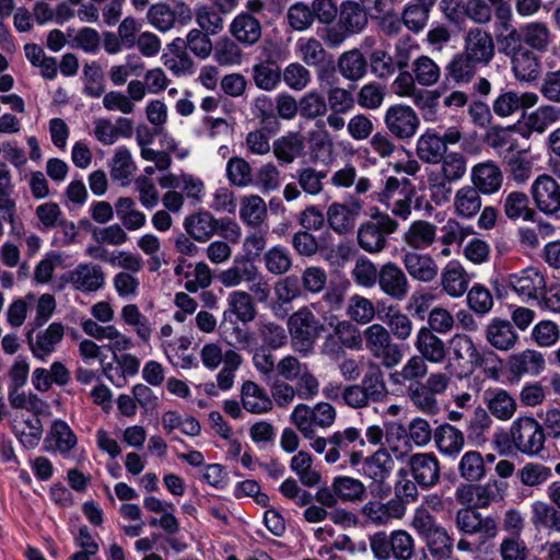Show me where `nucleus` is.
<instances>
[{
  "instance_id": "nucleus-1",
  "label": "nucleus",
  "mask_w": 560,
  "mask_h": 560,
  "mask_svg": "<svg viewBox=\"0 0 560 560\" xmlns=\"http://www.w3.org/2000/svg\"><path fill=\"white\" fill-rule=\"evenodd\" d=\"M493 442L501 454H516L535 457L545 451L546 433L534 417H518L510 430L494 433Z\"/></svg>"
},
{
  "instance_id": "nucleus-2",
  "label": "nucleus",
  "mask_w": 560,
  "mask_h": 560,
  "mask_svg": "<svg viewBox=\"0 0 560 560\" xmlns=\"http://www.w3.org/2000/svg\"><path fill=\"white\" fill-rule=\"evenodd\" d=\"M365 445L359 429L349 427L334 432L329 438H316L311 447L318 454L325 453L328 464L337 463L342 456L348 457L351 466L359 465L363 459L361 447Z\"/></svg>"
},
{
  "instance_id": "nucleus-3",
  "label": "nucleus",
  "mask_w": 560,
  "mask_h": 560,
  "mask_svg": "<svg viewBox=\"0 0 560 560\" xmlns=\"http://www.w3.org/2000/svg\"><path fill=\"white\" fill-rule=\"evenodd\" d=\"M411 525L420 538L425 541L433 559L445 560L451 556L453 539L427 509L416 510Z\"/></svg>"
},
{
  "instance_id": "nucleus-4",
  "label": "nucleus",
  "mask_w": 560,
  "mask_h": 560,
  "mask_svg": "<svg viewBox=\"0 0 560 560\" xmlns=\"http://www.w3.org/2000/svg\"><path fill=\"white\" fill-rule=\"evenodd\" d=\"M336 420V409L328 402H317L314 406L299 404L291 413V421L302 433L311 440L316 439V429H326L334 424Z\"/></svg>"
},
{
  "instance_id": "nucleus-5",
  "label": "nucleus",
  "mask_w": 560,
  "mask_h": 560,
  "mask_svg": "<svg viewBox=\"0 0 560 560\" xmlns=\"http://www.w3.org/2000/svg\"><path fill=\"white\" fill-rule=\"evenodd\" d=\"M366 350L386 369L398 365L405 354L404 347L393 341L390 332L381 324L369 326L363 332Z\"/></svg>"
},
{
  "instance_id": "nucleus-6",
  "label": "nucleus",
  "mask_w": 560,
  "mask_h": 560,
  "mask_svg": "<svg viewBox=\"0 0 560 560\" xmlns=\"http://www.w3.org/2000/svg\"><path fill=\"white\" fill-rule=\"evenodd\" d=\"M292 342L296 350L308 352L313 349L315 340L324 330V325L307 308H301L293 313L288 322Z\"/></svg>"
},
{
  "instance_id": "nucleus-7",
  "label": "nucleus",
  "mask_w": 560,
  "mask_h": 560,
  "mask_svg": "<svg viewBox=\"0 0 560 560\" xmlns=\"http://www.w3.org/2000/svg\"><path fill=\"white\" fill-rule=\"evenodd\" d=\"M447 358L466 374L472 373L486 363L485 354L477 349L472 339L464 334H456L448 340Z\"/></svg>"
},
{
  "instance_id": "nucleus-8",
  "label": "nucleus",
  "mask_w": 560,
  "mask_h": 560,
  "mask_svg": "<svg viewBox=\"0 0 560 560\" xmlns=\"http://www.w3.org/2000/svg\"><path fill=\"white\" fill-rule=\"evenodd\" d=\"M526 138V135L517 132L513 127L494 126L486 132L485 143L504 162L511 160L512 156H516V154L528 152V147L521 143V140Z\"/></svg>"
},
{
  "instance_id": "nucleus-9",
  "label": "nucleus",
  "mask_w": 560,
  "mask_h": 560,
  "mask_svg": "<svg viewBox=\"0 0 560 560\" xmlns=\"http://www.w3.org/2000/svg\"><path fill=\"white\" fill-rule=\"evenodd\" d=\"M407 469L422 489L433 488L440 480V462L433 453H416L408 457Z\"/></svg>"
},
{
  "instance_id": "nucleus-10",
  "label": "nucleus",
  "mask_w": 560,
  "mask_h": 560,
  "mask_svg": "<svg viewBox=\"0 0 560 560\" xmlns=\"http://www.w3.org/2000/svg\"><path fill=\"white\" fill-rule=\"evenodd\" d=\"M384 122L389 132L399 140L412 138L419 128L416 112L407 105H393L387 108Z\"/></svg>"
},
{
  "instance_id": "nucleus-11",
  "label": "nucleus",
  "mask_w": 560,
  "mask_h": 560,
  "mask_svg": "<svg viewBox=\"0 0 560 560\" xmlns=\"http://www.w3.org/2000/svg\"><path fill=\"white\" fill-rule=\"evenodd\" d=\"M456 526L465 535H479L482 540L493 538L498 533L493 517L482 515L471 508L460 509L456 514Z\"/></svg>"
},
{
  "instance_id": "nucleus-12",
  "label": "nucleus",
  "mask_w": 560,
  "mask_h": 560,
  "mask_svg": "<svg viewBox=\"0 0 560 560\" xmlns=\"http://www.w3.org/2000/svg\"><path fill=\"white\" fill-rule=\"evenodd\" d=\"M532 194L541 212L558 215L560 212V185L553 177L547 174L538 176L532 185Z\"/></svg>"
},
{
  "instance_id": "nucleus-13",
  "label": "nucleus",
  "mask_w": 560,
  "mask_h": 560,
  "mask_svg": "<svg viewBox=\"0 0 560 560\" xmlns=\"http://www.w3.org/2000/svg\"><path fill=\"white\" fill-rule=\"evenodd\" d=\"M508 285L523 301L538 300L546 287L544 275L536 268H526L509 276Z\"/></svg>"
},
{
  "instance_id": "nucleus-14",
  "label": "nucleus",
  "mask_w": 560,
  "mask_h": 560,
  "mask_svg": "<svg viewBox=\"0 0 560 560\" xmlns=\"http://www.w3.org/2000/svg\"><path fill=\"white\" fill-rule=\"evenodd\" d=\"M464 40V54L478 65L486 66L493 59L495 46L489 32L472 27L466 33Z\"/></svg>"
},
{
  "instance_id": "nucleus-15",
  "label": "nucleus",
  "mask_w": 560,
  "mask_h": 560,
  "mask_svg": "<svg viewBox=\"0 0 560 560\" xmlns=\"http://www.w3.org/2000/svg\"><path fill=\"white\" fill-rule=\"evenodd\" d=\"M65 280L83 293L96 292L105 283V275L98 265L79 264L63 276Z\"/></svg>"
},
{
  "instance_id": "nucleus-16",
  "label": "nucleus",
  "mask_w": 560,
  "mask_h": 560,
  "mask_svg": "<svg viewBox=\"0 0 560 560\" xmlns=\"http://www.w3.org/2000/svg\"><path fill=\"white\" fill-rule=\"evenodd\" d=\"M376 283L385 294L397 301H402L410 290L404 270L390 261L381 267Z\"/></svg>"
},
{
  "instance_id": "nucleus-17",
  "label": "nucleus",
  "mask_w": 560,
  "mask_h": 560,
  "mask_svg": "<svg viewBox=\"0 0 560 560\" xmlns=\"http://www.w3.org/2000/svg\"><path fill=\"white\" fill-rule=\"evenodd\" d=\"M472 187L483 195H492L500 190L503 183V174L499 165L492 161L477 163L470 172Z\"/></svg>"
},
{
  "instance_id": "nucleus-18",
  "label": "nucleus",
  "mask_w": 560,
  "mask_h": 560,
  "mask_svg": "<svg viewBox=\"0 0 560 560\" xmlns=\"http://www.w3.org/2000/svg\"><path fill=\"white\" fill-rule=\"evenodd\" d=\"M65 328L61 323H51L44 331H39L36 340H33V329L26 335V340L33 355L45 361L48 355L55 352L57 345L63 338Z\"/></svg>"
},
{
  "instance_id": "nucleus-19",
  "label": "nucleus",
  "mask_w": 560,
  "mask_h": 560,
  "mask_svg": "<svg viewBox=\"0 0 560 560\" xmlns=\"http://www.w3.org/2000/svg\"><path fill=\"white\" fill-rule=\"evenodd\" d=\"M401 260L406 271L413 280L429 283L439 276V266L428 254L408 250L402 255Z\"/></svg>"
},
{
  "instance_id": "nucleus-20",
  "label": "nucleus",
  "mask_w": 560,
  "mask_h": 560,
  "mask_svg": "<svg viewBox=\"0 0 560 560\" xmlns=\"http://www.w3.org/2000/svg\"><path fill=\"white\" fill-rule=\"evenodd\" d=\"M133 122L130 118L118 117L114 122L107 118H98L94 121V137L104 145L114 144L119 138H131Z\"/></svg>"
},
{
  "instance_id": "nucleus-21",
  "label": "nucleus",
  "mask_w": 560,
  "mask_h": 560,
  "mask_svg": "<svg viewBox=\"0 0 560 560\" xmlns=\"http://www.w3.org/2000/svg\"><path fill=\"white\" fill-rule=\"evenodd\" d=\"M415 348L425 361L442 363L447 357V345L432 329L421 327L415 340Z\"/></svg>"
},
{
  "instance_id": "nucleus-22",
  "label": "nucleus",
  "mask_w": 560,
  "mask_h": 560,
  "mask_svg": "<svg viewBox=\"0 0 560 560\" xmlns=\"http://www.w3.org/2000/svg\"><path fill=\"white\" fill-rule=\"evenodd\" d=\"M230 33L238 44L249 47L260 40L262 27L256 16L238 13L230 24Z\"/></svg>"
},
{
  "instance_id": "nucleus-23",
  "label": "nucleus",
  "mask_w": 560,
  "mask_h": 560,
  "mask_svg": "<svg viewBox=\"0 0 560 560\" xmlns=\"http://www.w3.org/2000/svg\"><path fill=\"white\" fill-rule=\"evenodd\" d=\"M469 282L468 273L457 260L448 261L442 269V290L452 298L463 296L468 290Z\"/></svg>"
},
{
  "instance_id": "nucleus-24",
  "label": "nucleus",
  "mask_w": 560,
  "mask_h": 560,
  "mask_svg": "<svg viewBox=\"0 0 560 560\" xmlns=\"http://www.w3.org/2000/svg\"><path fill=\"white\" fill-rule=\"evenodd\" d=\"M512 71L517 81L534 82L541 72L540 58L529 48H524L510 57Z\"/></svg>"
},
{
  "instance_id": "nucleus-25",
  "label": "nucleus",
  "mask_w": 560,
  "mask_h": 560,
  "mask_svg": "<svg viewBox=\"0 0 560 560\" xmlns=\"http://www.w3.org/2000/svg\"><path fill=\"white\" fill-rule=\"evenodd\" d=\"M538 101L535 93L518 94L514 91L501 93L493 102V113L499 117H509L514 113L534 106Z\"/></svg>"
},
{
  "instance_id": "nucleus-26",
  "label": "nucleus",
  "mask_w": 560,
  "mask_h": 560,
  "mask_svg": "<svg viewBox=\"0 0 560 560\" xmlns=\"http://www.w3.org/2000/svg\"><path fill=\"white\" fill-rule=\"evenodd\" d=\"M483 401L489 412L499 420H510L517 408L516 400L503 388L487 389Z\"/></svg>"
},
{
  "instance_id": "nucleus-27",
  "label": "nucleus",
  "mask_w": 560,
  "mask_h": 560,
  "mask_svg": "<svg viewBox=\"0 0 560 560\" xmlns=\"http://www.w3.org/2000/svg\"><path fill=\"white\" fill-rule=\"evenodd\" d=\"M241 400L243 408L254 415H261L272 409V399L267 392L253 381L242 385Z\"/></svg>"
},
{
  "instance_id": "nucleus-28",
  "label": "nucleus",
  "mask_w": 560,
  "mask_h": 560,
  "mask_svg": "<svg viewBox=\"0 0 560 560\" xmlns=\"http://www.w3.org/2000/svg\"><path fill=\"white\" fill-rule=\"evenodd\" d=\"M486 339L493 348L508 351L515 346L518 336L509 320L495 317L487 325Z\"/></svg>"
},
{
  "instance_id": "nucleus-29",
  "label": "nucleus",
  "mask_w": 560,
  "mask_h": 560,
  "mask_svg": "<svg viewBox=\"0 0 560 560\" xmlns=\"http://www.w3.org/2000/svg\"><path fill=\"white\" fill-rule=\"evenodd\" d=\"M10 429L20 444L26 450L37 447L42 440L43 425L37 416L28 417L23 421L13 419L10 423Z\"/></svg>"
},
{
  "instance_id": "nucleus-30",
  "label": "nucleus",
  "mask_w": 560,
  "mask_h": 560,
  "mask_svg": "<svg viewBox=\"0 0 560 560\" xmlns=\"http://www.w3.org/2000/svg\"><path fill=\"white\" fill-rule=\"evenodd\" d=\"M404 242L415 249H425L436 240V226L424 220L413 221L402 236Z\"/></svg>"
},
{
  "instance_id": "nucleus-31",
  "label": "nucleus",
  "mask_w": 560,
  "mask_h": 560,
  "mask_svg": "<svg viewBox=\"0 0 560 560\" xmlns=\"http://www.w3.org/2000/svg\"><path fill=\"white\" fill-rule=\"evenodd\" d=\"M252 77L258 89L272 91L280 84L282 71L276 60L265 59L253 66Z\"/></svg>"
},
{
  "instance_id": "nucleus-32",
  "label": "nucleus",
  "mask_w": 560,
  "mask_h": 560,
  "mask_svg": "<svg viewBox=\"0 0 560 560\" xmlns=\"http://www.w3.org/2000/svg\"><path fill=\"white\" fill-rule=\"evenodd\" d=\"M524 45L533 51L546 52L551 44L552 34L545 22H529L521 26Z\"/></svg>"
},
{
  "instance_id": "nucleus-33",
  "label": "nucleus",
  "mask_w": 560,
  "mask_h": 560,
  "mask_svg": "<svg viewBox=\"0 0 560 560\" xmlns=\"http://www.w3.org/2000/svg\"><path fill=\"white\" fill-rule=\"evenodd\" d=\"M338 25L350 35L358 34L368 25V13L358 2L346 1L340 8Z\"/></svg>"
},
{
  "instance_id": "nucleus-34",
  "label": "nucleus",
  "mask_w": 560,
  "mask_h": 560,
  "mask_svg": "<svg viewBox=\"0 0 560 560\" xmlns=\"http://www.w3.org/2000/svg\"><path fill=\"white\" fill-rule=\"evenodd\" d=\"M184 228L197 242H207L217 232V219L209 211H200L187 217Z\"/></svg>"
},
{
  "instance_id": "nucleus-35",
  "label": "nucleus",
  "mask_w": 560,
  "mask_h": 560,
  "mask_svg": "<svg viewBox=\"0 0 560 560\" xmlns=\"http://www.w3.org/2000/svg\"><path fill=\"white\" fill-rule=\"evenodd\" d=\"M257 278V268L244 257H236L232 266L219 275V280L225 287H236L243 281L254 282Z\"/></svg>"
},
{
  "instance_id": "nucleus-36",
  "label": "nucleus",
  "mask_w": 560,
  "mask_h": 560,
  "mask_svg": "<svg viewBox=\"0 0 560 560\" xmlns=\"http://www.w3.org/2000/svg\"><path fill=\"white\" fill-rule=\"evenodd\" d=\"M434 441L441 453L455 456L463 450L465 438L463 432L454 425L443 423L435 429Z\"/></svg>"
},
{
  "instance_id": "nucleus-37",
  "label": "nucleus",
  "mask_w": 560,
  "mask_h": 560,
  "mask_svg": "<svg viewBox=\"0 0 560 560\" xmlns=\"http://www.w3.org/2000/svg\"><path fill=\"white\" fill-rule=\"evenodd\" d=\"M393 467L394 460L390 454L386 450L380 448L362 460L361 470L364 476L376 482H382L389 476Z\"/></svg>"
},
{
  "instance_id": "nucleus-38",
  "label": "nucleus",
  "mask_w": 560,
  "mask_h": 560,
  "mask_svg": "<svg viewBox=\"0 0 560 560\" xmlns=\"http://www.w3.org/2000/svg\"><path fill=\"white\" fill-rule=\"evenodd\" d=\"M492 419L488 411L481 407L474 410L466 428L467 439L474 445L480 446L489 440Z\"/></svg>"
},
{
  "instance_id": "nucleus-39",
  "label": "nucleus",
  "mask_w": 560,
  "mask_h": 560,
  "mask_svg": "<svg viewBox=\"0 0 560 560\" xmlns=\"http://www.w3.org/2000/svg\"><path fill=\"white\" fill-rule=\"evenodd\" d=\"M275 156L282 164H290L304 150V138L300 133L290 132L277 139L272 144Z\"/></svg>"
},
{
  "instance_id": "nucleus-40",
  "label": "nucleus",
  "mask_w": 560,
  "mask_h": 560,
  "mask_svg": "<svg viewBox=\"0 0 560 560\" xmlns=\"http://www.w3.org/2000/svg\"><path fill=\"white\" fill-rule=\"evenodd\" d=\"M446 153V147L439 135L428 131L418 139L417 154L424 163H440Z\"/></svg>"
},
{
  "instance_id": "nucleus-41",
  "label": "nucleus",
  "mask_w": 560,
  "mask_h": 560,
  "mask_svg": "<svg viewBox=\"0 0 560 560\" xmlns=\"http://www.w3.org/2000/svg\"><path fill=\"white\" fill-rule=\"evenodd\" d=\"M503 209L510 220L535 221L536 211L529 207V198L525 192H509L503 200Z\"/></svg>"
},
{
  "instance_id": "nucleus-42",
  "label": "nucleus",
  "mask_w": 560,
  "mask_h": 560,
  "mask_svg": "<svg viewBox=\"0 0 560 560\" xmlns=\"http://www.w3.org/2000/svg\"><path fill=\"white\" fill-rule=\"evenodd\" d=\"M406 396L420 411L435 415L439 410L436 397L430 392L423 382H413L406 386Z\"/></svg>"
},
{
  "instance_id": "nucleus-43",
  "label": "nucleus",
  "mask_w": 560,
  "mask_h": 560,
  "mask_svg": "<svg viewBox=\"0 0 560 560\" xmlns=\"http://www.w3.org/2000/svg\"><path fill=\"white\" fill-rule=\"evenodd\" d=\"M532 523L537 529L560 533V510L551 504L536 501L532 504Z\"/></svg>"
},
{
  "instance_id": "nucleus-44",
  "label": "nucleus",
  "mask_w": 560,
  "mask_h": 560,
  "mask_svg": "<svg viewBox=\"0 0 560 560\" xmlns=\"http://www.w3.org/2000/svg\"><path fill=\"white\" fill-rule=\"evenodd\" d=\"M368 60L359 49L343 52L338 59L340 74L350 81H358L366 73Z\"/></svg>"
},
{
  "instance_id": "nucleus-45",
  "label": "nucleus",
  "mask_w": 560,
  "mask_h": 560,
  "mask_svg": "<svg viewBox=\"0 0 560 560\" xmlns=\"http://www.w3.org/2000/svg\"><path fill=\"white\" fill-rule=\"evenodd\" d=\"M229 306L230 310L225 311L224 322L225 324L228 317L231 315H235L241 322L249 323L256 316V310L252 300V296L244 291H234L229 295Z\"/></svg>"
},
{
  "instance_id": "nucleus-46",
  "label": "nucleus",
  "mask_w": 560,
  "mask_h": 560,
  "mask_svg": "<svg viewBox=\"0 0 560 560\" xmlns=\"http://www.w3.org/2000/svg\"><path fill=\"white\" fill-rule=\"evenodd\" d=\"M480 191L472 186H464L457 190L454 207L458 215L470 219L481 209Z\"/></svg>"
},
{
  "instance_id": "nucleus-47",
  "label": "nucleus",
  "mask_w": 560,
  "mask_h": 560,
  "mask_svg": "<svg viewBox=\"0 0 560 560\" xmlns=\"http://www.w3.org/2000/svg\"><path fill=\"white\" fill-rule=\"evenodd\" d=\"M327 222L334 232L343 235L354 228L355 213L348 206L335 202L327 210Z\"/></svg>"
},
{
  "instance_id": "nucleus-48",
  "label": "nucleus",
  "mask_w": 560,
  "mask_h": 560,
  "mask_svg": "<svg viewBox=\"0 0 560 560\" xmlns=\"http://www.w3.org/2000/svg\"><path fill=\"white\" fill-rule=\"evenodd\" d=\"M358 244L363 250L376 254L385 248L387 240L376 225L368 221L362 223L358 230Z\"/></svg>"
},
{
  "instance_id": "nucleus-49",
  "label": "nucleus",
  "mask_w": 560,
  "mask_h": 560,
  "mask_svg": "<svg viewBox=\"0 0 560 560\" xmlns=\"http://www.w3.org/2000/svg\"><path fill=\"white\" fill-rule=\"evenodd\" d=\"M266 215V202L260 196L252 195L243 198L240 217L244 223L250 226H259L264 222Z\"/></svg>"
},
{
  "instance_id": "nucleus-50",
  "label": "nucleus",
  "mask_w": 560,
  "mask_h": 560,
  "mask_svg": "<svg viewBox=\"0 0 560 560\" xmlns=\"http://www.w3.org/2000/svg\"><path fill=\"white\" fill-rule=\"evenodd\" d=\"M460 477L467 481H479L486 476V465L482 455L477 451L466 452L458 464Z\"/></svg>"
},
{
  "instance_id": "nucleus-51",
  "label": "nucleus",
  "mask_w": 560,
  "mask_h": 560,
  "mask_svg": "<svg viewBox=\"0 0 560 560\" xmlns=\"http://www.w3.org/2000/svg\"><path fill=\"white\" fill-rule=\"evenodd\" d=\"M212 50L213 58L220 66L231 67L241 65L242 62L243 51L238 43L231 38H221L217 42Z\"/></svg>"
},
{
  "instance_id": "nucleus-52",
  "label": "nucleus",
  "mask_w": 560,
  "mask_h": 560,
  "mask_svg": "<svg viewBox=\"0 0 560 560\" xmlns=\"http://www.w3.org/2000/svg\"><path fill=\"white\" fill-rule=\"evenodd\" d=\"M332 489L341 501L347 502L360 501L365 494L364 485L360 480L347 476L335 477Z\"/></svg>"
},
{
  "instance_id": "nucleus-53",
  "label": "nucleus",
  "mask_w": 560,
  "mask_h": 560,
  "mask_svg": "<svg viewBox=\"0 0 560 560\" xmlns=\"http://www.w3.org/2000/svg\"><path fill=\"white\" fill-rule=\"evenodd\" d=\"M441 170L438 175L446 180L457 182L464 177L467 171V159L460 152H448L440 161Z\"/></svg>"
},
{
  "instance_id": "nucleus-54",
  "label": "nucleus",
  "mask_w": 560,
  "mask_h": 560,
  "mask_svg": "<svg viewBox=\"0 0 560 560\" xmlns=\"http://www.w3.org/2000/svg\"><path fill=\"white\" fill-rule=\"evenodd\" d=\"M327 177L326 171H317L314 167L307 166L299 168L294 178L298 180L301 189L312 196L320 194L324 189V179Z\"/></svg>"
},
{
  "instance_id": "nucleus-55",
  "label": "nucleus",
  "mask_w": 560,
  "mask_h": 560,
  "mask_svg": "<svg viewBox=\"0 0 560 560\" xmlns=\"http://www.w3.org/2000/svg\"><path fill=\"white\" fill-rule=\"evenodd\" d=\"M298 47L303 61L308 66L324 67L330 61V57L322 43L315 38L299 39Z\"/></svg>"
},
{
  "instance_id": "nucleus-56",
  "label": "nucleus",
  "mask_w": 560,
  "mask_h": 560,
  "mask_svg": "<svg viewBox=\"0 0 560 560\" xmlns=\"http://www.w3.org/2000/svg\"><path fill=\"white\" fill-rule=\"evenodd\" d=\"M264 261L267 270L272 275H284L292 267V258L288 248L277 245L265 253Z\"/></svg>"
},
{
  "instance_id": "nucleus-57",
  "label": "nucleus",
  "mask_w": 560,
  "mask_h": 560,
  "mask_svg": "<svg viewBox=\"0 0 560 560\" xmlns=\"http://www.w3.org/2000/svg\"><path fill=\"white\" fill-rule=\"evenodd\" d=\"M136 171L131 153L126 147H119L112 159L110 175L115 180L128 182Z\"/></svg>"
},
{
  "instance_id": "nucleus-58",
  "label": "nucleus",
  "mask_w": 560,
  "mask_h": 560,
  "mask_svg": "<svg viewBox=\"0 0 560 560\" xmlns=\"http://www.w3.org/2000/svg\"><path fill=\"white\" fill-rule=\"evenodd\" d=\"M511 364L514 373L537 375L545 368V359L537 351L526 350L515 355Z\"/></svg>"
},
{
  "instance_id": "nucleus-59",
  "label": "nucleus",
  "mask_w": 560,
  "mask_h": 560,
  "mask_svg": "<svg viewBox=\"0 0 560 560\" xmlns=\"http://www.w3.org/2000/svg\"><path fill=\"white\" fill-rule=\"evenodd\" d=\"M397 433L398 435L407 434L417 446H424L431 441L432 436L434 438L429 421L420 417L412 419L408 424V429L400 424L397 425Z\"/></svg>"
},
{
  "instance_id": "nucleus-60",
  "label": "nucleus",
  "mask_w": 560,
  "mask_h": 560,
  "mask_svg": "<svg viewBox=\"0 0 560 560\" xmlns=\"http://www.w3.org/2000/svg\"><path fill=\"white\" fill-rule=\"evenodd\" d=\"M361 387L369 402H381L388 394L381 372L366 373L361 381Z\"/></svg>"
},
{
  "instance_id": "nucleus-61",
  "label": "nucleus",
  "mask_w": 560,
  "mask_h": 560,
  "mask_svg": "<svg viewBox=\"0 0 560 560\" xmlns=\"http://www.w3.org/2000/svg\"><path fill=\"white\" fill-rule=\"evenodd\" d=\"M467 303L471 311L483 316L488 314L493 306V298L489 289L476 283L467 290Z\"/></svg>"
},
{
  "instance_id": "nucleus-62",
  "label": "nucleus",
  "mask_w": 560,
  "mask_h": 560,
  "mask_svg": "<svg viewBox=\"0 0 560 560\" xmlns=\"http://www.w3.org/2000/svg\"><path fill=\"white\" fill-rule=\"evenodd\" d=\"M476 61L466 54H457L447 65V75L456 82H468L475 74Z\"/></svg>"
},
{
  "instance_id": "nucleus-63",
  "label": "nucleus",
  "mask_w": 560,
  "mask_h": 560,
  "mask_svg": "<svg viewBox=\"0 0 560 560\" xmlns=\"http://www.w3.org/2000/svg\"><path fill=\"white\" fill-rule=\"evenodd\" d=\"M49 436L55 441V448L65 454L77 445V436L63 420L54 421Z\"/></svg>"
},
{
  "instance_id": "nucleus-64",
  "label": "nucleus",
  "mask_w": 560,
  "mask_h": 560,
  "mask_svg": "<svg viewBox=\"0 0 560 560\" xmlns=\"http://www.w3.org/2000/svg\"><path fill=\"white\" fill-rule=\"evenodd\" d=\"M430 12V9L409 2L401 13L402 23L408 30L419 33L427 26Z\"/></svg>"
}]
</instances>
